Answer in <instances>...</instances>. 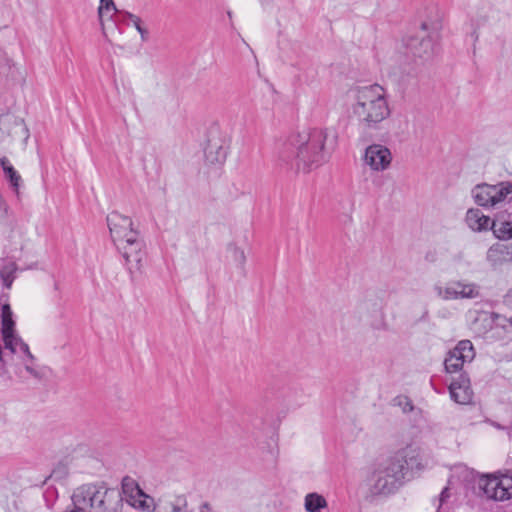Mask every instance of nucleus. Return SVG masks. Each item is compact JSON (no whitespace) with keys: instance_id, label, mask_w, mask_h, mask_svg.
<instances>
[{"instance_id":"obj_27","label":"nucleus","mask_w":512,"mask_h":512,"mask_svg":"<svg viewBox=\"0 0 512 512\" xmlns=\"http://www.w3.org/2000/svg\"><path fill=\"white\" fill-rule=\"evenodd\" d=\"M484 22V19L470 18V20L465 24L466 33L470 35L474 42L478 40V28L484 24Z\"/></svg>"},{"instance_id":"obj_16","label":"nucleus","mask_w":512,"mask_h":512,"mask_svg":"<svg viewBox=\"0 0 512 512\" xmlns=\"http://www.w3.org/2000/svg\"><path fill=\"white\" fill-rule=\"evenodd\" d=\"M449 391L451 399L458 404L466 405L472 401L473 391L470 380L465 374H460L457 380L451 382Z\"/></svg>"},{"instance_id":"obj_35","label":"nucleus","mask_w":512,"mask_h":512,"mask_svg":"<svg viewBox=\"0 0 512 512\" xmlns=\"http://www.w3.org/2000/svg\"><path fill=\"white\" fill-rule=\"evenodd\" d=\"M509 322H510V324H511V326H512V317L509 319Z\"/></svg>"},{"instance_id":"obj_17","label":"nucleus","mask_w":512,"mask_h":512,"mask_svg":"<svg viewBox=\"0 0 512 512\" xmlns=\"http://www.w3.org/2000/svg\"><path fill=\"white\" fill-rule=\"evenodd\" d=\"M205 159L209 164H223L227 156V146L221 137H212L205 147Z\"/></svg>"},{"instance_id":"obj_30","label":"nucleus","mask_w":512,"mask_h":512,"mask_svg":"<svg viewBox=\"0 0 512 512\" xmlns=\"http://www.w3.org/2000/svg\"><path fill=\"white\" fill-rule=\"evenodd\" d=\"M7 215V205L0 194V219H4Z\"/></svg>"},{"instance_id":"obj_8","label":"nucleus","mask_w":512,"mask_h":512,"mask_svg":"<svg viewBox=\"0 0 512 512\" xmlns=\"http://www.w3.org/2000/svg\"><path fill=\"white\" fill-rule=\"evenodd\" d=\"M115 246L123 257L130 273L141 270L146 252L145 243L139 233L135 237L127 238Z\"/></svg>"},{"instance_id":"obj_26","label":"nucleus","mask_w":512,"mask_h":512,"mask_svg":"<svg viewBox=\"0 0 512 512\" xmlns=\"http://www.w3.org/2000/svg\"><path fill=\"white\" fill-rule=\"evenodd\" d=\"M228 255L230 260L237 266V268L243 271L246 263V255L244 250L237 247L236 245H229Z\"/></svg>"},{"instance_id":"obj_32","label":"nucleus","mask_w":512,"mask_h":512,"mask_svg":"<svg viewBox=\"0 0 512 512\" xmlns=\"http://www.w3.org/2000/svg\"><path fill=\"white\" fill-rule=\"evenodd\" d=\"M505 302L508 304V305H511L512 306V289L509 290V292L507 293L506 297H505Z\"/></svg>"},{"instance_id":"obj_20","label":"nucleus","mask_w":512,"mask_h":512,"mask_svg":"<svg viewBox=\"0 0 512 512\" xmlns=\"http://www.w3.org/2000/svg\"><path fill=\"white\" fill-rule=\"evenodd\" d=\"M486 259L493 267H497L504 262L511 261L512 252L509 251L507 246L496 243L488 249Z\"/></svg>"},{"instance_id":"obj_12","label":"nucleus","mask_w":512,"mask_h":512,"mask_svg":"<svg viewBox=\"0 0 512 512\" xmlns=\"http://www.w3.org/2000/svg\"><path fill=\"white\" fill-rule=\"evenodd\" d=\"M437 295L444 300L473 299L479 296V287L474 283L452 281L435 288Z\"/></svg>"},{"instance_id":"obj_28","label":"nucleus","mask_w":512,"mask_h":512,"mask_svg":"<svg viewBox=\"0 0 512 512\" xmlns=\"http://www.w3.org/2000/svg\"><path fill=\"white\" fill-rule=\"evenodd\" d=\"M169 503L172 508V512H182L187 507V500L183 495H175L171 497Z\"/></svg>"},{"instance_id":"obj_22","label":"nucleus","mask_w":512,"mask_h":512,"mask_svg":"<svg viewBox=\"0 0 512 512\" xmlns=\"http://www.w3.org/2000/svg\"><path fill=\"white\" fill-rule=\"evenodd\" d=\"M306 512H318L328 507L325 497L319 493H308L304 499Z\"/></svg>"},{"instance_id":"obj_34","label":"nucleus","mask_w":512,"mask_h":512,"mask_svg":"<svg viewBox=\"0 0 512 512\" xmlns=\"http://www.w3.org/2000/svg\"><path fill=\"white\" fill-rule=\"evenodd\" d=\"M56 474H57V471H56V470H54V471H53V473L51 474V477L56 476Z\"/></svg>"},{"instance_id":"obj_5","label":"nucleus","mask_w":512,"mask_h":512,"mask_svg":"<svg viewBox=\"0 0 512 512\" xmlns=\"http://www.w3.org/2000/svg\"><path fill=\"white\" fill-rule=\"evenodd\" d=\"M471 195L477 205L484 208H494L512 200V182L478 184L471 190Z\"/></svg>"},{"instance_id":"obj_24","label":"nucleus","mask_w":512,"mask_h":512,"mask_svg":"<svg viewBox=\"0 0 512 512\" xmlns=\"http://www.w3.org/2000/svg\"><path fill=\"white\" fill-rule=\"evenodd\" d=\"M120 16L122 17V21L127 25H132L139 32L142 41H146L148 39V31L142 26L141 19L129 12H121Z\"/></svg>"},{"instance_id":"obj_7","label":"nucleus","mask_w":512,"mask_h":512,"mask_svg":"<svg viewBox=\"0 0 512 512\" xmlns=\"http://www.w3.org/2000/svg\"><path fill=\"white\" fill-rule=\"evenodd\" d=\"M479 488L488 499L506 501L512 498V471L482 475Z\"/></svg>"},{"instance_id":"obj_21","label":"nucleus","mask_w":512,"mask_h":512,"mask_svg":"<svg viewBox=\"0 0 512 512\" xmlns=\"http://www.w3.org/2000/svg\"><path fill=\"white\" fill-rule=\"evenodd\" d=\"M16 333L13 312L8 304L2 306L1 334L2 338H8V334Z\"/></svg>"},{"instance_id":"obj_15","label":"nucleus","mask_w":512,"mask_h":512,"mask_svg":"<svg viewBox=\"0 0 512 512\" xmlns=\"http://www.w3.org/2000/svg\"><path fill=\"white\" fill-rule=\"evenodd\" d=\"M392 161L390 150L381 144H372L368 146L364 154V163L373 171L386 170Z\"/></svg>"},{"instance_id":"obj_10","label":"nucleus","mask_w":512,"mask_h":512,"mask_svg":"<svg viewBox=\"0 0 512 512\" xmlns=\"http://www.w3.org/2000/svg\"><path fill=\"white\" fill-rule=\"evenodd\" d=\"M475 358V350L470 340H461L451 349L445 360L444 366L447 373H459L466 363H471Z\"/></svg>"},{"instance_id":"obj_1","label":"nucleus","mask_w":512,"mask_h":512,"mask_svg":"<svg viewBox=\"0 0 512 512\" xmlns=\"http://www.w3.org/2000/svg\"><path fill=\"white\" fill-rule=\"evenodd\" d=\"M350 97L352 115L365 129H378L391 114L387 90L381 85L355 87Z\"/></svg>"},{"instance_id":"obj_6","label":"nucleus","mask_w":512,"mask_h":512,"mask_svg":"<svg viewBox=\"0 0 512 512\" xmlns=\"http://www.w3.org/2000/svg\"><path fill=\"white\" fill-rule=\"evenodd\" d=\"M123 499V507L128 505L135 510L153 512L157 505L150 495L146 494L136 479L131 476H124L121 480V490L118 491Z\"/></svg>"},{"instance_id":"obj_4","label":"nucleus","mask_w":512,"mask_h":512,"mask_svg":"<svg viewBox=\"0 0 512 512\" xmlns=\"http://www.w3.org/2000/svg\"><path fill=\"white\" fill-rule=\"evenodd\" d=\"M326 138V131L321 128L308 129L298 133L293 143L297 148L298 169L310 172L326 161L324 153Z\"/></svg>"},{"instance_id":"obj_14","label":"nucleus","mask_w":512,"mask_h":512,"mask_svg":"<svg viewBox=\"0 0 512 512\" xmlns=\"http://www.w3.org/2000/svg\"><path fill=\"white\" fill-rule=\"evenodd\" d=\"M421 29L423 33L427 35H423L421 40L417 38H410L407 41V48L409 51L418 57H428L434 51L435 40L437 38V26H431L428 23L424 22L421 25Z\"/></svg>"},{"instance_id":"obj_23","label":"nucleus","mask_w":512,"mask_h":512,"mask_svg":"<svg viewBox=\"0 0 512 512\" xmlns=\"http://www.w3.org/2000/svg\"><path fill=\"white\" fill-rule=\"evenodd\" d=\"M17 271V265L15 262L10 260L3 261L2 266L0 267V277L3 281V285L10 289L12 283L15 279V273Z\"/></svg>"},{"instance_id":"obj_9","label":"nucleus","mask_w":512,"mask_h":512,"mask_svg":"<svg viewBox=\"0 0 512 512\" xmlns=\"http://www.w3.org/2000/svg\"><path fill=\"white\" fill-rule=\"evenodd\" d=\"M475 474L473 470H470L467 466L459 464L453 467L451 477L448 481V485L441 491L439 498L434 501V507L437 512L440 510L453 509V502L455 500L452 485L456 480L468 483L474 480Z\"/></svg>"},{"instance_id":"obj_18","label":"nucleus","mask_w":512,"mask_h":512,"mask_svg":"<svg viewBox=\"0 0 512 512\" xmlns=\"http://www.w3.org/2000/svg\"><path fill=\"white\" fill-rule=\"evenodd\" d=\"M465 223L474 232H482L491 229L492 220L478 208H470L465 215Z\"/></svg>"},{"instance_id":"obj_3","label":"nucleus","mask_w":512,"mask_h":512,"mask_svg":"<svg viewBox=\"0 0 512 512\" xmlns=\"http://www.w3.org/2000/svg\"><path fill=\"white\" fill-rule=\"evenodd\" d=\"M70 512H122L123 499L118 490L105 483H88L77 487L71 496Z\"/></svg>"},{"instance_id":"obj_33","label":"nucleus","mask_w":512,"mask_h":512,"mask_svg":"<svg viewBox=\"0 0 512 512\" xmlns=\"http://www.w3.org/2000/svg\"><path fill=\"white\" fill-rule=\"evenodd\" d=\"M202 508L210 509V507H209L208 503H204V504L202 505Z\"/></svg>"},{"instance_id":"obj_25","label":"nucleus","mask_w":512,"mask_h":512,"mask_svg":"<svg viewBox=\"0 0 512 512\" xmlns=\"http://www.w3.org/2000/svg\"><path fill=\"white\" fill-rule=\"evenodd\" d=\"M0 165L12 186L17 190L21 181L20 175L14 169L8 158L2 157L0 159Z\"/></svg>"},{"instance_id":"obj_11","label":"nucleus","mask_w":512,"mask_h":512,"mask_svg":"<svg viewBox=\"0 0 512 512\" xmlns=\"http://www.w3.org/2000/svg\"><path fill=\"white\" fill-rule=\"evenodd\" d=\"M4 346L13 354H22V362L25 370L33 377L39 378L40 372L36 367V359L31 353L28 344L18 335V333L8 334V338H2Z\"/></svg>"},{"instance_id":"obj_31","label":"nucleus","mask_w":512,"mask_h":512,"mask_svg":"<svg viewBox=\"0 0 512 512\" xmlns=\"http://www.w3.org/2000/svg\"><path fill=\"white\" fill-rule=\"evenodd\" d=\"M9 60L7 59L6 55L2 52L0 49V70L6 66H8Z\"/></svg>"},{"instance_id":"obj_13","label":"nucleus","mask_w":512,"mask_h":512,"mask_svg":"<svg viewBox=\"0 0 512 512\" xmlns=\"http://www.w3.org/2000/svg\"><path fill=\"white\" fill-rule=\"evenodd\" d=\"M107 224L109 227L111 238L115 245L123 242V240L135 237L139 232L133 228V222L128 216L122 215L116 211L111 212L107 216Z\"/></svg>"},{"instance_id":"obj_2","label":"nucleus","mask_w":512,"mask_h":512,"mask_svg":"<svg viewBox=\"0 0 512 512\" xmlns=\"http://www.w3.org/2000/svg\"><path fill=\"white\" fill-rule=\"evenodd\" d=\"M416 451L407 446L377 464L369 478L370 492L373 495H389L402 484L406 470L413 468Z\"/></svg>"},{"instance_id":"obj_29","label":"nucleus","mask_w":512,"mask_h":512,"mask_svg":"<svg viewBox=\"0 0 512 512\" xmlns=\"http://www.w3.org/2000/svg\"><path fill=\"white\" fill-rule=\"evenodd\" d=\"M112 11H116V7L113 0H100V5L98 8V14L100 19L104 17L105 13H110Z\"/></svg>"},{"instance_id":"obj_19","label":"nucleus","mask_w":512,"mask_h":512,"mask_svg":"<svg viewBox=\"0 0 512 512\" xmlns=\"http://www.w3.org/2000/svg\"><path fill=\"white\" fill-rule=\"evenodd\" d=\"M491 230L494 236L502 241L512 239V218L511 215L497 214L492 220Z\"/></svg>"}]
</instances>
